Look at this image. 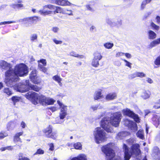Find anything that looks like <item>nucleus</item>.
Listing matches in <instances>:
<instances>
[{"label": "nucleus", "instance_id": "1", "mask_svg": "<svg viewBox=\"0 0 160 160\" xmlns=\"http://www.w3.org/2000/svg\"><path fill=\"white\" fill-rule=\"evenodd\" d=\"M28 72V68L25 64L21 63L17 65L14 69L12 68L9 79L6 81L7 85L11 87L18 80L19 77L26 76Z\"/></svg>", "mask_w": 160, "mask_h": 160}, {"label": "nucleus", "instance_id": "2", "mask_svg": "<svg viewBox=\"0 0 160 160\" xmlns=\"http://www.w3.org/2000/svg\"><path fill=\"white\" fill-rule=\"evenodd\" d=\"M121 117L122 115L120 112L113 113L110 117H105L101 121V126L108 132L113 133L114 131L111 125L115 127H118Z\"/></svg>", "mask_w": 160, "mask_h": 160}, {"label": "nucleus", "instance_id": "3", "mask_svg": "<svg viewBox=\"0 0 160 160\" xmlns=\"http://www.w3.org/2000/svg\"><path fill=\"white\" fill-rule=\"evenodd\" d=\"M139 145L138 144H134L129 149L127 145L124 144L123 148L124 152V158L125 160H129L132 155H134L138 160L140 159L141 151L139 149Z\"/></svg>", "mask_w": 160, "mask_h": 160}, {"label": "nucleus", "instance_id": "4", "mask_svg": "<svg viewBox=\"0 0 160 160\" xmlns=\"http://www.w3.org/2000/svg\"><path fill=\"white\" fill-rule=\"evenodd\" d=\"M25 97L28 99L32 101L35 105L39 103L42 105H46L47 98L42 95H39L35 92H29L26 94Z\"/></svg>", "mask_w": 160, "mask_h": 160}, {"label": "nucleus", "instance_id": "5", "mask_svg": "<svg viewBox=\"0 0 160 160\" xmlns=\"http://www.w3.org/2000/svg\"><path fill=\"white\" fill-rule=\"evenodd\" d=\"M114 144L112 143H109L103 146L102 150L103 152L105 154L107 157V160H114L115 153L112 150Z\"/></svg>", "mask_w": 160, "mask_h": 160}, {"label": "nucleus", "instance_id": "6", "mask_svg": "<svg viewBox=\"0 0 160 160\" xmlns=\"http://www.w3.org/2000/svg\"><path fill=\"white\" fill-rule=\"evenodd\" d=\"M93 135L95 142L98 144L106 140V133L101 128L98 127L96 128L94 131Z\"/></svg>", "mask_w": 160, "mask_h": 160}, {"label": "nucleus", "instance_id": "7", "mask_svg": "<svg viewBox=\"0 0 160 160\" xmlns=\"http://www.w3.org/2000/svg\"><path fill=\"white\" fill-rule=\"evenodd\" d=\"M12 68V66L11 64L8 63L5 61H0V69L2 71H6L5 72L6 78L5 81V82L6 81L9 79Z\"/></svg>", "mask_w": 160, "mask_h": 160}, {"label": "nucleus", "instance_id": "8", "mask_svg": "<svg viewBox=\"0 0 160 160\" xmlns=\"http://www.w3.org/2000/svg\"><path fill=\"white\" fill-rule=\"evenodd\" d=\"M57 103L59 106L60 109L59 115L60 119L61 120H63L67 115V106L63 104L58 100L57 101Z\"/></svg>", "mask_w": 160, "mask_h": 160}, {"label": "nucleus", "instance_id": "9", "mask_svg": "<svg viewBox=\"0 0 160 160\" xmlns=\"http://www.w3.org/2000/svg\"><path fill=\"white\" fill-rule=\"evenodd\" d=\"M65 9H63L59 7H56V8L53 11H44L43 10H39L38 11L42 15H48L52 14H54L56 13H64Z\"/></svg>", "mask_w": 160, "mask_h": 160}, {"label": "nucleus", "instance_id": "10", "mask_svg": "<svg viewBox=\"0 0 160 160\" xmlns=\"http://www.w3.org/2000/svg\"><path fill=\"white\" fill-rule=\"evenodd\" d=\"M122 112L124 115H127L133 118L137 122H140L139 118L138 116L135 114L133 112L128 108H126L122 110Z\"/></svg>", "mask_w": 160, "mask_h": 160}, {"label": "nucleus", "instance_id": "11", "mask_svg": "<svg viewBox=\"0 0 160 160\" xmlns=\"http://www.w3.org/2000/svg\"><path fill=\"white\" fill-rule=\"evenodd\" d=\"M52 127L49 125L43 130V132L45 133L46 136L48 138L55 139L57 137V133L56 132H52Z\"/></svg>", "mask_w": 160, "mask_h": 160}, {"label": "nucleus", "instance_id": "12", "mask_svg": "<svg viewBox=\"0 0 160 160\" xmlns=\"http://www.w3.org/2000/svg\"><path fill=\"white\" fill-rule=\"evenodd\" d=\"M124 124L132 132H135L137 130L138 127L136 123L128 119H125L124 120Z\"/></svg>", "mask_w": 160, "mask_h": 160}, {"label": "nucleus", "instance_id": "13", "mask_svg": "<svg viewBox=\"0 0 160 160\" xmlns=\"http://www.w3.org/2000/svg\"><path fill=\"white\" fill-rule=\"evenodd\" d=\"M25 85L19 83L14 86V88L17 91L23 92L28 91V88Z\"/></svg>", "mask_w": 160, "mask_h": 160}, {"label": "nucleus", "instance_id": "14", "mask_svg": "<svg viewBox=\"0 0 160 160\" xmlns=\"http://www.w3.org/2000/svg\"><path fill=\"white\" fill-rule=\"evenodd\" d=\"M36 73V70H34L32 71L30 76L31 81L35 84H38L40 82L37 76Z\"/></svg>", "mask_w": 160, "mask_h": 160}, {"label": "nucleus", "instance_id": "15", "mask_svg": "<svg viewBox=\"0 0 160 160\" xmlns=\"http://www.w3.org/2000/svg\"><path fill=\"white\" fill-rule=\"evenodd\" d=\"M152 155L155 159H159L160 158V152L158 147H155L153 148Z\"/></svg>", "mask_w": 160, "mask_h": 160}, {"label": "nucleus", "instance_id": "16", "mask_svg": "<svg viewBox=\"0 0 160 160\" xmlns=\"http://www.w3.org/2000/svg\"><path fill=\"white\" fill-rule=\"evenodd\" d=\"M103 98V96L102 95L101 91L100 90L96 91L93 95V98L95 100H98Z\"/></svg>", "mask_w": 160, "mask_h": 160}, {"label": "nucleus", "instance_id": "17", "mask_svg": "<svg viewBox=\"0 0 160 160\" xmlns=\"http://www.w3.org/2000/svg\"><path fill=\"white\" fill-rule=\"evenodd\" d=\"M117 97V94L116 93H110L106 96L105 99L107 100H111L116 99Z\"/></svg>", "mask_w": 160, "mask_h": 160}, {"label": "nucleus", "instance_id": "18", "mask_svg": "<svg viewBox=\"0 0 160 160\" xmlns=\"http://www.w3.org/2000/svg\"><path fill=\"white\" fill-rule=\"evenodd\" d=\"M151 95V92L148 90L144 91L142 92L141 97L144 99H146L149 98Z\"/></svg>", "mask_w": 160, "mask_h": 160}, {"label": "nucleus", "instance_id": "19", "mask_svg": "<svg viewBox=\"0 0 160 160\" xmlns=\"http://www.w3.org/2000/svg\"><path fill=\"white\" fill-rule=\"evenodd\" d=\"M147 34L148 36V38L150 39H154L156 37V34L153 31L149 30L148 31Z\"/></svg>", "mask_w": 160, "mask_h": 160}, {"label": "nucleus", "instance_id": "20", "mask_svg": "<svg viewBox=\"0 0 160 160\" xmlns=\"http://www.w3.org/2000/svg\"><path fill=\"white\" fill-rule=\"evenodd\" d=\"M23 134V132H19L17 133L14 137L13 141L14 142H22L21 138H19L20 136Z\"/></svg>", "mask_w": 160, "mask_h": 160}, {"label": "nucleus", "instance_id": "21", "mask_svg": "<svg viewBox=\"0 0 160 160\" xmlns=\"http://www.w3.org/2000/svg\"><path fill=\"white\" fill-rule=\"evenodd\" d=\"M71 160H87L86 157L84 154H80L77 157L72 158Z\"/></svg>", "mask_w": 160, "mask_h": 160}, {"label": "nucleus", "instance_id": "22", "mask_svg": "<svg viewBox=\"0 0 160 160\" xmlns=\"http://www.w3.org/2000/svg\"><path fill=\"white\" fill-rule=\"evenodd\" d=\"M160 44V38L151 42L149 45L150 47L152 48Z\"/></svg>", "mask_w": 160, "mask_h": 160}, {"label": "nucleus", "instance_id": "23", "mask_svg": "<svg viewBox=\"0 0 160 160\" xmlns=\"http://www.w3.org/2000/svg\"><path fill=\"white\" fill-rule=\"evenodd\" d=\"M69 55L73 57H74L78 58H83L84 56L82 55H80L77 54L76 52L74 51H72L70 52Z\"/></svg>", "mask_w": 160, "mask_h": 160}, {"label": "nucleus", "instance_id": "24", "mask_svg": "<svg viewBox=\"0 0 160 160\" xmlns=\"http://www.w3.org/2000/svg\"><path fill=\"white\" fill-rule=\"evenodd\" d=\"M28 23H34L38 21V17H33L28 18Z\"/></svg>", "mask_w": 160, "mask_h": 160}, {"label": "nucleus", "instance_id": "25", "mask_svg": "<svg viewBox=\"0 0 160 160\" xmlns=\"http://www.w3.org/2000/svg\"><path fill=\"white\" fill-rule=\"evenodd\" d=\"M126 135V133L124 132H120L117 134L116 138L118 140H120L123 139Z\"/></svg>", "mask_w": 160, "mask_h": 160}, {"label": "nucleus", "instance_id": "26", "mask_svg": "<svg viewBox=\"0 0 160 160\" xmlns=\"http://www.w3.org/2000/svg\"><path fill=\"white\" fill-rule=\"evenodd\" d=\"M94 56L93 58L100 60L102 58V56L101 53L98 52H96L94 53Z\"/></svg>", "mask_w": 160, "mask_h": 160}, {"label": "nucleus", "instance_id": "27", "mask_svg": "<svg viewBox=\"0 0 160 160\" xmlns=\"http://www.w3.org/2000/svg\"><path fill=\"white\" fill-rule=\"evenodd\" d=\"M136 135L137 137L139 138L142 140L144 139V135L143 130H139L136 133Z\"/></svg>", "mask_w": 160, "mask_h": 160}, {"label": "nucleus", "instance_id": "28", "mask_svg": "<svg viewBox=\"0 0 160 160\" xmlns=\"http://www.w3.org/2000/svg\"><path fill=\"white\" fill-rule=\"evenodd\" d=\"M56 3L59 5L64 6L68 5V2L65 0H57Z\"/></svg>", "mask_w": 160, "mask_h": 160}, {"label": "nucleus", "instance_id": "29", "mask_svg": "<svg viewBox=\"0 0 160 160\" xmlns=\"http://www.w3.org/2000/svg\"><path fill=\"white\" fill-rule=\"evenodd\" d=\"M43 10H42L44 11H46L45 9L47 8H48L51 10H54L56 8V6L52 5L49 4L43 6Z\"/></svg>", "mask_w": 160, "mask_h": 160}, {"label": "nucleus", "instance_id": "30", "mask_svg": "<svg viewBox=\"0 0 160 160\" xmlns=\"http://www.w3.org/2000/svg\"><path fill=\"white\" fill-rule=\"evenodd\" d=\"M152 0H144L142 3L141 8L142 10H143L145 8V6L147 4L150 3Z\"/></svg>", "mask_w": 160, "mask_h": 160}, {"label": "nucleus", "instance_id": "31", "mask_svg": "<svg viewBox=\"0 0 160 160\" xmlns=\"http://www.w3.org/2000/svg\"><path fill=\"white\" fill-rule=\"evenodd\" d=\"M114 44L113 43L110 42H107L104 44L103 46L105 48L108 49H110L112 48Z\"/></svg>", "mask_w": 160, "mask_h": 160}, {"label": "nucleus", "instance_id": "32", "mask_svg": "<svg viewBox=\"0 0 160 160\" xmlns=\"http://www.w3.org/2000/svg\"><path fill=\"white\" fill-rule=\"evenodd\" d=\"M3 92L9 96L11 95L12 94L11 90L10 88H5L3 90Z\"/></svg>", "mask_w": 160, "mask_h": 160}, {"label": "nucleus", "instance_id": "33", "mask_svg": "<svg viewBox=\"0 0 160 160\" xmlns=\"http://www.w3.org/2000/svg\"><path fill=\"white\" fill-rule=\"evenodd\" d=\"M99 61L98 59L93 58L92 62V66L95 67H98L99 65Z\"/></svg>", "mask_w": 160, "mask_h": 160}, {"label": "nucleus", "instance_id": "34", "mask_svg": "<svg viewBox=\"0 0 160 160\" xmlns=\"http://www.w3.org/2000/svg\"><path fill=\"white\" fill-rule=\"evenodd\" d=\"M11 7L14 9H19L23 7V5L21 4H13L10 5Z\"/></svg>", "mask_w": 160, "mask_h": 160}, {"label": "nucleus", "instance_id": "35", "mask_svg": "<svg viewBox=\"0 0 160 160\" xmlns=\"http://www.w3.org/2000/svg\"><path fill=\"white\" fill-rule=\"evenodd\" d=\"M21 99L20 97L16 96H13L11 98L14 105H15L16 103L19 102Z\"/></svg>", "mask_w": 160, "mask_h": 160}, {"label": "nucleus", "instance_id": "36", "mask_svg": "<svg viewBox=\"0 0 160 160\" xmlns=\"http://www.w3.org/2000/svg\"><path fill=\"white\" fill-rule=\"evenodd\" d=\"M38 68L40 71L45 73H47V69L46 68L44 67L40 63H38Z\"/></svg>", "mask_w": 160, "mask_h": 160}, {"label": "nucleus", "instance_id": "37", "mask_svg": "<svg viewBox=\"0 0 160 160\" xmlns=\"http://www.w3.org/2000/svg\"><path fill=\"white\" fill-rule=\"evenodd\" d=\"M30 88L31 90L36 92L38 91L40 89V88L37 86L32 85H30L29 88V89H30Z\"/></svg>", "mask_w": 160, "mask_h": 160}, {"label": "nucleus", "instance_id": "38", "mask_svg": "<svg viewBox=\"0 0 160 160\" xmlns=\"http://www.w3.org/2000/svg\"><path fill=\"white\" fill-rule=\"evenodd\" d=\"M52 79L53 80L59 83H60L62 80V79L60 78V76L57 75L53 76L52 77Z\"/></svg>", "mask_w": 160, "mask_h": 160}, {"label": "nucleus", "instance_id": "39", "mask_svg": "<svg viewBox=\"0 0 160 160\" xmlns=\"http://www.w3.org/2000/svg\"><path fill=\"white\" fill-rule=\"evenodd\" d=\"M55 102V101L53 99L47 98L46 102V105L52 104Z\"/></svg>", "mask_w": 160, "mask_h": 160}, {"label": "nucleus", "instance_id": "40", "mask_svg": "<svg viewBox=\"0 0 160 160\" xmlns=\"http://www.w3.org/2000/svg\"><path fill=\"white\" fill-rule=\"evenodd\" d=\"M16 124L13 122H9L8 125V128L9 129H12L15 127Z\"/></svg>", "mask_w": 160, "mask_h": 160}, {"label": "nucleus", "instance_id": "41", "mask_svg": "<svg viewBox=\"0 0 160 160\" xmlns=\"http://www.w3.org/2000/svg\"><path fill=\"white\" fill-rule=\"evenodd\" d=\"M99 106V105H92L91 107L90 108L92 109L93 111H94L97 110L98 109H100L102 108V106Z\"/></svg>", "mask_w": 160, "mask_h": 160}, {"label": "nucleus", "instance_id": "42", "mask_svg": "<svg viewBox=\"0 0 160 160\" xmlns=\"http://www.w3.org/2000/svg\"><path fill=\"white\" fill-rule=\"evenodd\" d=\"M8 133L6 132L2 131L0 133V139H2L8 136Z\"/></svg>", "mask_w": 160, "mask_h": 160}, {"label": "nucleus", "instance_id": "43", "mask_svg": "<svg viewBox=\"0 0 160 160\" xmlns=\"http://www.w3.org/2000/svg\"><path fill=\"white\" fill-rule=\"evenodd\" d=\"M107 23L112 27H115V22L114 21H112L111 20L109 19H107L106 20Z\"/></svg>", "mask_w": 160, "mask_h": 160}, {"label": "nucleus", "instance_id": "44", "mask_svg": "<svg viewBox=\"0 0 160 160\" xmlns=\"http://www.w3.org/2000/svg\"><path fill=\"white\" fill-rule=\"evenodd\" d=\"M136 76H137V77H139L141 78H142L145 77L146 75L145 74L142 72H136Z\"/></svg>", "mask_w": 160, "mask_h": 160}, {"label": "nucleus", "instance_id": "45", "mask_svg": "<svg viewBox=\"0 0 160 160\" xmlns=\"http://www.w3.org/2000/svg\"><path fill=\"white\" fill-rule=\"evenodd\" d=\"M74 147L76 149H82L81 144L79 142L75 143L74 145Z\"/></svg>", "mask_w": 160, "mask_h": 160}, {"label": "nucleus", "instance_id": "46", "mask_svg": "<svg viewBox=\"0 0 160 160\" xmlns=\"http://www.w3.org/2000/svg\"><path fill=\"white\" fill-rule=\"evenodd\" d=\"M44 153V150L39 148L37 150L36 152L34 154V155H36L37 154H43Z\"/></svg>", "mask_w": 160, "mask_h": 160}, {"label": "nucleus", "instance_id": "47", "mask_svg": "<svg viewBox=\"0 0 160 160\" xmlns=\"http://www.w3.org/2000/svg\"><path fill=\"white\" fill-rule=\"evenodd\" d=\"M28 18H25L23 19H21L18 20V22H23L24 24H26L28 23Z\"/></svg>", "mask_w": 160, "mask_h": 160}, {"label": "nucleus", "instance_id": "48", "mask_svg": "<svg viewBox=\"0 0 160 160\" xmlns=\"http://www.w3.org/2000/svg\"><path fill=\"white\" fill-rule=\"evenodd\" d=\"M64 12L65 13H64L63 14H67L69 15H72V11L71 10H69L67 9H65L64 10Z\"/></svg>", "mask_w": 160, "mask_h": 160}, {"label": "nucleus", "instance_id": "49", "mask_svg": "<svg viewBox=\"0 0 160 160\" xmlns=\"http://www.w3.org/2000/svg\"><path fill=\"white\" fill-rule=\"evenodd\" d=\"M38 62L39 63H42L43 66H45L46 65L47 62L46 60L45 59H42L40 60H38Z\"/></svg>", "mask_w": 160, "mask_h": 160}, {"label": "nucleus", "instance_id": "50", "mask_svg": "<svg viewBox=\"0 0 160 160\" xmlns=\"http://www.w3.org/2000/svg\"><path fill=\"white\" fill-rule=\"evenodd\" d=\"M52 40L53 42L56 44H61L62 42V41L61 40H58L56 38H54Z\"/></svg>", "mask_w": 160, "mask_h": 160}, {"label": "nucleus", "instance_id": "51", "mask_svg": "<svg viewBox=\"0 0 160 160\" xmlns=\"http://www.w3.org/2000/svg\"><path fill=\"white\" fill-rule=\"evenodd\" d=\"M37 36L36 34H32L30 37V39L32 41H34V40H37Z\"/></svg>", "mask_w": 160, "mask_h": 160}, {"label": "nucleus", "instance_id": "52", "mask_svg": "<svg viewBox=\"0 0 160 160\" xmlns=\"http://www.w3.org/2000/svg\"><path fill=\"white\" fill-rule=\"evenodd\" d=\"M151 26L154 29L156 30H158L159 28V26L157 25L153 22L151 23Z\"/></svg>", "mask_w": 160, "mask_h": 160}, {"label": "nucleus", "instance_id": "53", "mask_svg": "<svg viewBox=\"0 0 160 160\" xmlns=\"http://www.w3.org/2000/svg\"><path fill=\"white\" fill-rule=\"evenodd\" d=\"M114 22H115V27H119L122 24V22L121 20H119L117 21H114Z\"/></svg>", "mask_w": 160, "mask_h": 160}, {"label": "nucleus", "instance_id": "54", "mask_svg": "<svg viewBox=\"0 0 160 160\" xmlns=\"http://www.w3.org/2000/svg\"><path fill=\"white\" fill-rule=\"evenodd\" d=\"M155 64L157 65H160V56L158 57L154 62Z\"/></svg>", "mask_w": 160, "mask_h": 160}, {"label": "nucleus", "instance_id": "55", "mask_svg": "<svg viewBox=\"0 0 160 160\" xmlns=\"http://www.w3.org/2000/svg\"><path fill=\"white\" fill-rule=\"evenodd\" d=\"M153 107L157 109L160 108V100L158 101L156 103L155 105L153 106Z\"/></svg>", "mask_w": 160, "mask_h": 160}, {"label": "nucleus", "instance_id": "56", "mask_svg": "<svg viewBox=\"0 0 160 160\" xmlns=\"http://www.w3.org/2000/svg\"><path fill=\"white\" fill-rule=\"evenodd\" d=\"M86 7L87 9L91 12H93L94 11V9L92 8V7L89 5H86Z\"/></svg>", "mask_w": 160, "mask_h": 160}, {"label": "nucleus", "instance_id": "57", "mask_svg": "<svg viewBox=\"0 0 160 160\" xmlns=\"http://www.w3.org/2000/svg\"><path fill=\"white\" fill-rule=\"evenodd\" d=\"M122 60L124 61L126 63V64H125L126 66L130 68H131V64H132L129 62L127 60H126L125 59H122Z\"/></svg>", "mask_w": 160, "mask_h": 160}, {"label": "nucleus", "instance_id": "58", "mask_svg": "<svg viewBox=\"0 0 160 160\" xmlns=\"http://www.w3.org/2000/svg\"><path fill=\"white\" fill-rule=\"evenodd\" d=\"M90 31L91 32H94L96 31V27L93 25L90 28Z\"/></svg>", "mask_w": 160, "mask_h": 160}, {"label": "nucleus", "instance_id": "59", "mask_svg": "<svg viewBox=\"0 0 160 160\" xmlns=\"http://www.w3.org/2000/svg\"><path fill=\"white\" fill-rule=\"evenodd\" d=\"M134 140L132 138H130L126 141L129 144H132L134 142Z\"/></svg>", "mask_w": 160, "mask_h": 160}, {"label": "nucleus", "instance_id": "60", "mask_svg": "<svg viewBox=\"0 0 160 160\" xmlns=\"http://www.w3.org/2000/svg\"><path fill=\"white\" fill-rule=\"evenodd\" d=\"M52 30L53 31V32H57L59 30V28L58 27H53L52 28Z\"/></svg>", "mask_w": 160, "mask_h": 160}, {"label": "nucleus", "instance_id": "61", "mask_svg": "<svg viewBox=\"0 0 160 160\" xmlns=\"http://www.w3.org/2000/svg\"><path fill=\"white\" fill-rule=\"evenodd\" d=\"M137 77V76H136V72L133 74H131L130 75L128 76V78L130 79H132Z\"/></svg>", "mask_w": 160, "mask_h": 160}, {"label": "nucleus", "instance_id": "62", "mask_svg": "<svg viewBox=\"0 0 160 160\" xmlns=\"http://www.w3.org/2000/svg\"><path fill=\"white\" fill-rule=\"evenodd\" d=\"M124 55V53L121 52H119L116 54V57H119L120 56H123Z\"/></svg>", "mask_w": 160, "mask_h": 160}, {"label": "nucleus", "instance_id": "63", "mask_svg": "<svg viewBox=\"0 0 160 160\" xmlns=\"http://www.w3.org/2000/svg\"><path fill=\"white\" fill-rule=\"evenodd\" d=\"M19 160H29V159L26 157H20L19 156L18 158Z\"/></svg>", "mask_w": 160, "mask_h": 160}, {"label": "nucleus", "instance_id": "64", "mask_svg": "<svg viewBox=\"0 0 160 160\" xmlns=\"http://www.w3.org/2000/svg\"><path fill=\"white\" fill-rule=\"evenodd\" d=\"M124 55H125V56L128 58H130L132 57L131 55L128 53H124Z\"/></svg>", "mask_w": 160, "mask_h": 160}]
</instances>
